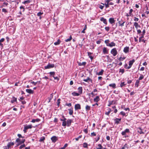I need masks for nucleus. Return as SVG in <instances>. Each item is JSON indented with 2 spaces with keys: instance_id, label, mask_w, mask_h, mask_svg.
<instances>
[{
  "instance_id": "59",
  "label": "nucleus",
  "mask_w": 149,
  "mask_h": 149,
  "mask_svg": "<svg viewBox=\"0 0 149 149\" xmlns=\"http://www.w3.org/2000/svg\"><path fill=\"white\" fill-rule=\"evenodd\" d=\"M125 23V22H123V23H122L121 24H119V26H123L124 25V24Z\"/></svg>"
},
{
  "instance_id": "17",
  "label": "nucleus",
  "mask_w": 149,
  "mask_h": 149,
  "mask_svg": "<svg viewBox=\"0 0 149 149\" xmlns=\"http://www.w3.org/2000/svg\"><path fill=\"white\" fill-rule=\"evenodd\" d=\"M26 91L27 93L30 94H33V91L31 89H26Z\"/></svg>"
},
{
  "instance_id": "55",
  "label": "nucleus",
  "mask_w": 149,
  "mask_h": 149,
  "mask_svg": "<svg viewBox=\"0 0 149 149\" xmlns=\"http://www.w3.org/2000/svg\"><path fill=\"white\" fill-rule=\"evenodd\" d=\"M105 29L106 31H109V27H106L105 28Z\"/></svg>"
},
{
  "instance_id": "46",
  "label": "nucleus",
  "mask_w": 149,
  "mask_h": 149,
  "mask_svg": "<svg viewBox=\"0 0 149 149\" xmlns=\"http://www.w3.org/2000/svg\"><path fill=\"white\" fill-rule=\"evenodd\" d=\"M45 139V138L44 137H42L40 138L39 140L40 141H43Z\"/></svg>"
},
{
  "instance_id": "29",
  "label": "nucleus",
  "mask_w": 149,
  "mask_h": 149,
  "mask_svg": "<svg viewBox=\"0 0 149 149\" xmlns=\"http://www.w3.org/2000/svg\"><path fill=\"white\" fill-rule=\"evenodd\" d=\"M134 61L135 60L134 59L130 61L129 62V65L132 66Z\"/></svg>"
},
{
  "instance_id": "53",
  "label": "nucleus",
  "mask_w": 149,
  "mask_h": 149,
  "mask_svg": "<svg viewBox=\"0 0 149 149\" xmlns=\"http://www.w3.org/2000/svg\"><path fill=\"white\" fill-rule=\"evenodd\" d=\"M139 20V18H136V17H134V21L136 22L138 21Z\"/></svg>"
},
{
  "instance_id": "6",
  "label": "nucleus",
  "mask_w": 149,
  "mask_h": 149,
  "mask_svg": "<svg viewBox=\"0 0 149 149\" xmlns=\"http://www.w3.org/2000/svg\"><path fill=\"white\" fill-rule=\"evenodd\" d=\"M57 139V137L55 136H54L51 138V140L54 143L55 142Z\"/></svg>"
},
{
  "instance_id": "32",
  "label": "nucleus",
  "mask_w": 149,
  "mask_h": 149,
  "mask_svg": "<svg viewBox=\"0 0 149 149\" xmlns=\"http://www.w3.org/2000/svg\"><path fill=\"white\" fill-rule=\"evenodd\" d=\"M127 144H125L124 146L121 149H127Z\"/></svg>"
},
{
  "instance_id": "60",
  "label": "nucleus",
  "mask_w": 149,
  "mask_h": 149,
  "mask_svg": "<svg viewBox=\"0 0 149 149\" xmlns=\"http://www.w3.org/2000/svg\"><path fill=\"white\" fill-rule=\"evenodd\" d=\"M84 131L87 134L88 133V130L87 129H85L84 130Z\"/></svg>"
},
{
  "instance_id": "28",
  "label": "nucleus",
  "mask_w": 149,
  "mask_h": 149,
  "mask_svg": "<svg viewBox=\"0 0 149 149\" xmlns=\"http://www.w3.org/2000/svg\"><path fill=\"white\" fill-rule=\"evenodd\" d=\"M61 42V41L59 39H58L56 42L54 43V45H59Z\"/></svg>"
},
{
  "instance_id": "9",
  "label": "nucleus",
  "mask_w": 149,
  "mask_h": 149,
  "mask_svg": "<svg viewBox=\"0 0 149 149\" xmlns=\"http://www.w3.org/2000/svg\"><path fill=\"white\" fill-rule=\"evenodd\" d=\"M109 103L108 105V106L109 107H110L111 105L113 104H115L116 103V102L114 101H109Z\"/></svg>"
},
{
  "instance_id": "15",
  "label": "nucleus",
  "mask_w": 149,
  "mask_h": 149,
  "mask_svg": "<svg viewBox=\"0 0 149 149\" xmlns=\"http://www.w3.org/2000/svg\"><path fill=\"white\" fill-rule=\"evenodd\" d=\"M129 47H126L124 48L123 51L125 53H127L129 52Z\"/></svg>"
},
{
  "instance_id": "14",
  "label": "nucleus",
  "mask_w": 149,
  "mask_h": 149,
  "mask_svg": "<svg viewBox=\"0 0 149 149\" xmlns=\"http://www.w3.org/2000/svg\"><path fill=\"white\" fill-rule=\"evenodd\" d=\"M100 20L101 21L103 22L104 24H107V22L106 19L104 18V17H101L100 19Z\"/></svg>"
},
{
  "instance_id": "34",
  "label": "nucleus",
  "mask_w": 149,
  "mask_h": 149,
  "mask_svg": "<svg viewBox=\"0 0 149 149\" xmlns=\"http://www.w3.org/2000/svg\"><path fill=\"white\" fill-rule=\"evenodd\" d=\"M98 147L96 148V149H102V146L100 144H98L97 145Z\"/></svg>"
},
{
  "instance_id": "16",
  "label": "nucleus",
  "mask_w": 149,
  "mask_h": 149,
  "mask_svg": "<svg viewBox=\"0 0 149 149\" xmlns=\"http://www.w3.org/2000/svg\"><path fill=\"white\" fill-rule=\"evenodd\" d=\"M115 21L114 18H109V21L111 24L114 23L115 22Z\"/></svg>"
},
{
  "instance_id": "62",
  "label": "nucleus",
  "mask_w": 149,
  "mask_h": 149,
  "mask_svg": "<svg viewBox=\"0 0 149 149\" xmlns=\"http://www.w3.org/2000/svg\"><path fill=\"white\" fill-rule=\"evenodd\" d=\"M133 10L132 9H130V10L129 14H130L131 15V14H132V12H133Z\"/></svg>"
},
{
  "instance_id": "44",
  "label": "nucleus",
  "mask_w": 149,
  "mask_h": 149,
  "mask_svg": "<svg viewBox=\"0 0 149 149\" xmlns=\"http://www.w3.org/2000/svg\"><path fill=\"white\" fill-rule=\"evenodd\" d=\"M82 136L81 135L79 136L77 138H75V139L76 141H78L79 139L81 138Z\"/></svg>"
},
{
  "instance_id": "57",
  "label": "nucleus",
  "mask_w": 149,
  "mask_h": 149,
  "mask_svg": "<svg viewBox=\"0 0 149 149\" xmlns=\"http://www.w3.org/2000/svg\"><path fill=\"white\" fill-rule=\"evenodd\" d=\"M120 114L123 116H125V113L123 111H121L120 112Z\"/></svg>"
},
{
  "instance_id": "52",
  "label": "nucleus",
  "mask_w": 149,
  "mask_h": 149,
  "mask_svg": "<svg viewBox=\"0 0 149 149\" xmlns=\"http://www.w3.org/2000/svg\"><path fill=\"white\" fill-rule=\"evenodd\" d=\"M61 100L60 99H58L57 100V105L58 106H59V104L60 103V101Z\"/></svg>"
},
{
  "instance_id": "63",
  "label": "nucleus",
  "mask_w": 149,
  "mask_h": 149,
  "mask_svg": "<svg viewBox=\"0 0 149 149\" xmlns=\"http://www.w3.org/2000/svg\"><path fill=\"white\" fill-rule=\"evenodd\" d=\"M53 98V95L52 94L50 95V97L48 98V99H50V100H51Z\"/></svg>"
},
{
  "instance_id": "8",
  "label": "nucleus",
  "mask_w": 149,
  "mask_h": 149,
  "mask_svg": "<svg viewBox=\"0 0 149 149\" xmlns=\"http://www.w3.org/2000/svg\"><path fill=\"white\" fill-rule=\"evenodd\" d=\"M137 132L140 134H144V132L142 131V129L140 127H139L137 128Z\"/></svg>"
},
{
  "instance_id": "11",
  "label": "nucleus",
  "mask_w": 149,
  "mask_h": 149,
  "mask_svg": "<svg viewBox=\"0 0 149 149\" xmlns=\"http://www.w3.org/2000/svg\"><path fill=\"white\" fill-rule=\"evenodd\" d=\"M134 26H135V28L136 29H137L139 27V28H140L141 27V26H140L139 24H138V23L136 22H135L134 23Z\"/></svg>"
},
{
  "instance_id": "39",
  "label": "nucleus",
  "mask_w": 149,
  "mask_h": 149,
  "mask_svg": "<svg viewBox=\"0 0 149 149\" xmlns=\"http://www.w3.org/2000/svg\"><path fill=\"white\" fill-rule=\"evenodd\" d=\"M144 78V76L143 75H142V74H140V76L139 77V79L138 80H139V81L140 80H141L143 79Z\"/></svg>"
},
{
  "instance_id": "47",
  "label": "nucleus",
  "mask_w": 149,
  "mask_h": 149,
  "mask_svg": "<svg viewBox=\"0 0 149 149\" xmlns=\"http://www.w3.org/2000/svg\"><path fill=\"white\" fill-rule=\"evenodd\" d=\"M83 80L84 81L88 82V80H91L89 77H88L86 79H84Z\"/></svg>"
},
{
  "instance_id": "61",
  "label": "nucleus",
  "mask_w": 149,
  "mask_h": 149,
  "mask_svg": "<svg viewBox=\"0 0 149 149\" xmlns=\"http://www.w3.org/2000/svg\"><path fill=\"white\" fill-rule=\"evenodd\" d=\"M54 79L55 80H57V81H58L59 80V78H58V77H57V76H55L54 77Z\"/></svg>"
},
{
  "instance_id": "58",
  "label": "nucleus",
  "mask_w": 149,
  "mask_h": 149,
  "mask_svg": "<svg viewBox=\"0 0 149 149\" xmlns=\"http://www.w3.org/2000/svg\"><path fill=\"white\" fill-rule=\"evenodd\" d=\"M105 6L106 8H107L109 7V3H105Z\"/></svg>"
},
{
  "instance_id": "64",
  "label": "nucleus",
  "mask_w": 149,
  "mask_h": 149,
  "mask_svg": "<svg viewBox=\"0 0 149 149\" xmlns=\"http://www.w3.org/2000/svg\"><path fill=\"white\" fill-rule=\"evenodd\" d=\"M86 63V62H82L81 64L79 65H85Z\"/></svg>"
},
{
  "instance_id": "49",
  "label": "nucleus",
  "mask_w": 149,
  "mask_h": 149,
  "mask_svg": "<svg viewBox=\"0 0 149 149\" xmlns=\"http://www.w3.org/2000/svg\"><path fill=\"white\" fill-rule=\"evenodd\" d=\"M124 72V70L123 69H120L119 72L122 73H123Z\"/></svg>"
},
{
  "instance_id": "2",
  "label": "nucleus",
  "mask_w": 149,
  "mask_h": 149,
  "mask_svg": "<svg viewBox=\"0 0 149 149\" xmlns=\"http://www.w3.org/2000/svg\"><path fill=\"white\" fill-rule=\"evenodd\" d=\"M16 141L18 143L17 146H19L21 144L24 143L25 141V139H23L22 140H21L20 139L17 138L16 139Z\"/></svg>"
},
{
  "instance_id": "51",
  "label": "nucleus",
  "mask_w": 149,
  "mask_h": 149,
  "mask_svg": "<svg viewBox=\"0 0 149 149\" xmlns=\"http://www.w3.org/2000/svg\"><path fill=\"white\" fill-rule=\"evenodd\" d=\"M125 84L124 83V82H122L120 84V86L121 87H123V86H124L125 85Z\"/></svg>"
},
{
  "instance_id": "23",
  "label": "nucleus",
  "mask_w": 149,
  "mask_h": 149,
  "mask_svg": "<svg viewBox=\"0 0 149 149\" xmlns=\"http://www.w3.org/2000/svg\"><path fill=\"white\" fill-rule=\"evenodd\" d=\"M40 121V119L39 118H37L35 119H33L32 121H31V122L34 123L36 122H38Z\"/></svg>"
},
{
  "instance_id": "5",
  "label": "nucleus",
  "mask_w": 149,
  "mask_h": 149,
  "mask_svg": "<svg viewBox=\"0 0 149 149\" xmlns=\"http://www.w3.org/2000/svg\"><path fill=\"white\" fill-rule=\"evenodd\" d=\"M74 108L75 110L80 109L81 108L80 105L79 104H75L74 106Z\"/></svg>"
},
{
  "instance_id": "19",
  "label": "nucleus",
  "mask_w": 149,
  "mask_h": 149,
  "mask_svg": "<svg viewBox=\"0 0 149 149\" xmlns=\"http://www.w3.org/2000/svg\"><path fill=\"white\" fill-rule=\"evenodd\" d=\"M121 118H116L114 120L115 121V123L118 124L119 123V122L121 121Z\"/></svg>"
},
{
  "instance_id": "40",
  "label": "nucleus",
  "mask_w": 149,
  "mask_h": 149,
  "mask_svg": "<svg viewBox=\"0 0 149 149\" xmlns=\"http://www.w3.org/2000/svg\"><path fill=\"white\" fill-rule=\"evenodd\" d=\"M111 109H110L109 108V111H108L107 112H106L105 113V114L106 115H109V113H110L111 112Z\"/></svg>"
},
{
  "instance_id": "10",
  "label": "nucleus",
  "mask_w": 149,
  "mask_h": 149,
  "mask_svg": "<svg viewBox=\"0 0 149 149\" xmlns=\"http://www.w3.org/2000/svg\"><path fill=\"white\" fill-rule=\"evenodd\" d=\"M143 34L142 35V36L140 37L139 38V42H141V38H143V36H144V35L145 33H146V31H145V30H143Z\"/></svg>"
},
{
  "instance_id": "41",
  "label": "nucleus",
  "mask_w": 149,
  "mask_h": 149,
  "mask_svg": "<svg viewBox=\"0 0 149 149\" xmlns=\"http://www.w3.org/2000/svg\"><path fill=\"white\" fill-rule=\"evenodd\" d=\"M67 146L68 144L67 143H66L65 144L63 147L60 148L59 149H65Z\"/></svg>"
},
{
  "instance_id": "35",
  "label": "nucleus",
  "mask_w": 149,
  "mask_h": 149,
  "mask_svg": "<svg viewBox=\"0 0 149 149\" xmlns=\"http://www.w3.org/2000/svg\"><path fill=\"white\" fill-rule=\"evenodd\" d=\"M109 40H105L104 41V42L106 44L107 46H108L109 44Z\"/></svg>"
},
{
  "instance_id": "42",
  "label": "nucleus",
  "mask_w": 149,
  "mask_h": 149,
  "mask_svg": "<svg viewBox=\"0 0 149 149\" xmlns=\"http://www.w3.org/2000/svg\"><path fill=\"white\" fill-rule=\"evenodd\" d=\"M67 124V122H66V121H64L63 122L62 125L63 126H65Z\"/></svg>"
},
{
  "instance_id": "33",
  "label": "nucleus",
  "mask_w": 149,
  "mask_h": 149,
  "mask_svg": "<svg viewBox=\"0 0 149 149\" xmlns=\"http://www.w3.org/2000/svg\"><path fill=\"white\" fill-rule=\"evenodd\" d=\"M17 101V98H15V97H13V99L11 101V102L12 103H13L14 102H15Z\"/></svg>"
},
{
  "instance_id": "24",
  "label": "nucleus",
  "mask_w": 149,
  "mask_h": 149,
  "mask_svg": "<svg viewBox=\"0 0 149 149\" xmlns=\"http://www.w3.org/2000/svg\"><path fill=\"white\" fill-rule=\"evenodd\" d=\"M104 71L103 70H102L100 72L97 73V74L98 75H102L103 74Z\"/></svg>"
},
{
  "instance_id": "48",
  "label": "nucleus",
  "mask_w": 149,
  "mask_h": 149,
  "mask_svg": "<svg viewBox=\"0 0 149 149\" xmlns=\"http://www.w3.org/2000/svg\"><path fill=\"white\" fill-rule=\"evenodd\" d=\"M43 13H41V12H39L37 13V15L38 16L40 17L41 15L43 14Z\"/></svg>"
},
{
  "instance_id": "26",
  "label": "nucleus",
  "mask_w": 149,
  "mask_h": 149,
  "mask_svg": "<svg viewBox=\"0 0 149 149\" xmlns=\"http://www.w3.org/2000/svg\"><path fill=\"white\" fill-rule=\"evenodd\" d=\"M5 40V39L4 38H2L1 40H0V46H1L2 47H3V44H2L1 43L2 42H3Z\"/></svg>"
},
{
  "instance_id": "37",
  "label": "nucleus",
  "mask_w": 149,
  "mask_h": 149,
  "mask_svg": "<svg viewBox=\"0 0 149 149\" xmlns=\"http://www.w3.org/2000/svg\"><path fill=\"white\" fill-rule=\"evenodd\" d=\"M139 83V81L138 80H136L135 84V85L136 87H138V86Z\"/></svg>"
},
{
  "instance_id": "20",
  "label": "nucleus",
  "mask_w": 149,
  "mask_h": 149,
  "mask_svg": "<svg viewBox=\"0 0 149 149\" xmlns=\"http://www.w3.org/2000/svg\"><path fill=\"white\" fill-rule=\"evenodd\" d=\"M88 55L89 56V57L90 58L91 60H92L93 58V57L91 56V55L92 54V53H91L90 52H88Z\"/></svg>"
},
{
  "instance_id": "13",
  "label": "nucleus",
  "mask_w": 149,
  "mask_h": 149,
  "mask_svg": "<svg viewBox=\"0 0 149 149\" xmlns=\"http://www.w3.org/2000/svg\"><path fill=\"white\" fill-rule=\"evenodd\" d=\"M49 74H50V77H53L54 78L56 76L55 73L54 72H50Z\"/></svg>"
},
{
  "instance_id": "43",
  "label": "nucleus",
  "mask_w": 149,
  "mask_h": 149,
  "mask_svg": "<svg viewBox=\"0 0 149 149\" xmlns=\"http://www.w3.org/2000/svg\"><path fill=\"white\" fill-rule=\"evenodd\" d=\"M30 2V1L27 0L26 1H24V2H22V3L25 4L27 3H29Z\"/></svg>"
},
{
  "instance_id": "50",
  "label": "nucleus",
  "mask_w": 149,
  "mask_h": 149,
  "mask_svg": "<svg viewBox=\"0 0 149 149\" xmlns=\"http://www.w3.org/2000/svg\"><path fill=\"white\" fill-rule=\"evenodd\" d=\"M25 146L24 144H23L22 145H21L20 147H19V149H21L22 148H23L24 147H25Z\"/></svg>"
},
{
  "instance_id": "45",
  "label": "nucleus",
  "mask_w": 149,
  "mask_h": 149,
  "mask_svg": "<svg viewBox=\"0 0 149 149\" xmlns=\"http://www.w3.org/2000/svg\"><path fill=\"white\" fill-rule=\"evenodd\" d=\"M83 147L84 148H87L88 147L87 144L86 143H83Z\"/></svg>"
},
{
  "instance_id": "22",
  "label": "nucleus",
  "mask_w": 149,
  "mask_h": 149,
  "mask_svg": "<svg viewBox=\"0 0 149 149\" xmlns=\"http://www.w3.org/2000/svg\"><path fill=\"white\" fill-rule=\"evenodd\" d=\"M100 98L98 96H97L94 99V101L96 102H98Z\"/></svg>"
},
{
  "instance_id": "3",
  "label": "nucleus",
  "mask_w": 149,
  "mask_h": 149,
  "mask_svg": "<svg viewBox=\"0 0 149 149\" xmlns=\"http://www.w3.org/2000/svg\"><path fill=\"white\" fill-rule=\"evenodd\" d=\"M32 125H24V132H26V130L29 129H31L32 128Z\"/></svg>"
},
{
  "instance_id": "1",
  "label": "nucleus",
  "mask_w": 149,
  "mask_h": 149,
  "mask_svg": "<svg viewBox=\"0 0 149 149\" xmlns=\"http://www.w3.org/2000/svg\"><path fill=\"white\" fill-rule=\"evenodd\" d=\"M111 53L114 56H115L118 54V52L116 49V48H114L111 50Z\"/></svg>"
},
{
  "instance_id": "38",
  "label": "nucleus",
  "mask_w": 149,
  "mask_h": 149,
  "mask_svg": "<svg viewBox=\"0 0 149 149\" xmlns=\"http://www.w3.org/2000/svg\"><path fill=\"white\" fill-rule=\"evenodd\" d=\"M85 109L87 111H88L90 109V107L87 105L85 107Z\"/></svg>"
},
{
  "instance_id": "18",
  "label": "nucleus",
  "mask_w": 149,
  "mask_h": 149,
  "mask_svg": "<svg viewBox=\"0 0 149 149\" xmlns=\"http://www.w3.org/2000/svg\"><path fill=\"white\" fill-rule=\"evenodd\" d=\"M116 46V44L113 42H112L111 43H109V44L108 46L111 47L113 46Z\"/></svg>"
},
{
  "instance_id": "36",
  "label": "nucleus",
  "mask_w": 149,
  "mask_h": 149,
  "mask_svg": "<svg viewBox=\"0 0 149 149\" xmlns=\"http://www.w3.org/2000/svg\"><path fill=\"white\" fill-rule=\"evenodd\" d=\"M69 113L70 115H72L73 114V110L72 109H69Z\"/></svg>"
},
{
  "instance_id": "31",
  "label": "nucleus",
  "mask_w": 149,
  "mask_h": 149,
  "mask_svg": "<svg viewBox=\"0 0 149 149\" xmlns=\"http://www.w3.org/2000/svg\"><path fill=\"white\" fill-rule=\"evenodd\" d=\"M72 37L71 36H70L69 38L66 39L65 41L66 42H68L70 41L72 39Z\"/></svg>"
},
{
  "instance_id": "4",
  "label": "nucleus",
  "mask_w": 149,
  "mask_h": 149,
  "mask_svg": "<svg viewBox=\"0 0 149 149\" xmlns=\"http://www.w3.org/2000/svg\"><path fill=\"white\" fill-rule=\"evenodd\" d=\"M54 67V65L53 64H49L47 66H45V69H49Z\"/></svg>"
},
{
  "instance_id": "27",
  "label": "nucleus",
  "mask_w": 149,
  "mask_h": 149,
  "mask_svg": "<svg viewBox=\"0 0 149 149\" xmlns=\"http://www.w3.org/2000/svg\"><path fill=\"white\" fill-rule=\"evenodd\" d=\"M78 92L80 94L82 93V88L81 87H79L78 88Z\"/></svg>"
},
{
  "instance_id": "25",
  "label": "nucleus",
  "mask_w": 149,
  "mask_h": 149,
  "mask_svg": "<svg viewBox=\"0 0 149 149\" xmlns=\"http://www.w3.org/2000/svg\"><path fill=\"white\" fill-rule=\"evenodd\" d=\"M103 52L104 54H107L108 53V51L107 49V48L106 47H104L103 49Z\"/></svg>"
},
{
  "instance_id": "56",
  "label": "nucleus",
  "mask_w": 149,
  "mask_h": 149,
  "mask_svg": "<svg viewBox=\"0 0 149 149\" xmlns=\"http://www.w3.org/2000/svg\"><path fill=\"white\" fill-rule=\"evenodd\" d=\"M91 136H95L96 135V134L95 132H93L91 133Z\"/></svg>"
},
{
  "instance_id": "12",
  "label": "nucleus",
  "mask_w": 149,
  "mask_h": 149,
  "mask_svg": "<svg viewBox=\"0 0 149 149\" xmlns=\"http://www.w3.org/2000/svg\"><path fill=\"white\" fill-rule=\"evenodd\" d=\"M72 121V120L71 119H68L67 121V125L69 127L71 125Z\"/></svg>"
},
{
  "instance_id": "30",
  "label": "nucleus",
  "mask_w": 149,
  "mask_h": 149,
  "mask_svg": "<svg viewBox=\"0 0 149 149\" xmlns=\"http://www.w3.org/2000/svg\"><path fill=\"white\" fill-rule=\"evenodd\" d=\"M72 94L74 96H78L79 95V93L75 92H73Z\"/></svg>"
},
{
  "instance_id": "21",
  "label": "nucleus",
  "mask_w": 149,
  "mask_h": 149,
  "mask_svg": "<svg viewBox=\"0 0 149 149\" xmlns=\"http://www.w3.org/2000/svg\"><path fill=\"white\" fill-rule=\"evenodd\" d=\"M109 86L110 87H111L113 88H116V84L115 83H113L109 84Z\"/></svg>"
},
{
  "instance_id": "54",
  "label": "nucleus",
  "mask_w": 149,
  "mask_h": 149,
  "mask_svg": "<svg viewBox=\"0 0 149 149\" xmlns=\"http://www.w3.org/2000/svg\"><path fill=\"white\" fill-rule=\"evenodd\" d=\"M20 8L21 9H22V11L23 12H24V11L25 9L24 7H23L22 6H21L20 7Z\"/></svg>"
},
{
  "instance_id": "7",
  "label": "nucleus",
  "mask_w": 149,
  "mask_h": 149,
  "mask_svg": "<svg viewBox=\"0 0 149 149\" xmlns=\"http://www.w3.org/2000/svg\"><path fill=\"white\" fill-rule=\"evenodd\" d=\"M129 132V130L128 129H126L124 131H123L122 132L121 134L122 135H125L126 134V133H128Z\"/></svg>"
}]
</instances>
